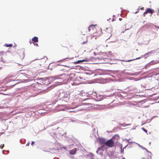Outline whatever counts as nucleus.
Segmentation results:
<instances>
[{
	"mask_svg": "<svg viewBox=\"0 0 159 159\" xmlns=\"http://www.w3.org/2000/svg\"><path fill=\"white\" fill-rule=\"evenodd\" d=\"M112 30L111 27L106 28L104 30V34L107 35L108 38H109L111 36Z\"/></svg>",
	"mask_w": 159,
	"mask_h": 159,
	"instance_id": "nucleus-1",
	"label": "nucleus"
},
{
	"mask_svg": "<svg viewBox=\"0 0 159 159\" xmlns=\"http://www.w3.org/2000/svg\"><path fill=\"white\" fill-rule=\"evenodd\" d=\"M67 110L65 105H58L55 108V110L57 111H64Z\"/></svg>",
	"mask_w": 159,
	"mask_h": 159,
	"instance_id": "nucleus-2",
	"label": "nucleus"
},
{
	"mask_svg": "<svg viewBox=\"0 0 159 159\" xmlns=\"http://www.w3.org/2000/svg\"><path fill=\"white\" fill-rule=\"evenodd\" d=\"M42 85L38 83L35 84H33L32 85V87L33 88V90L35 91H38L40 90L41 88Z\"/></svg>",
	"mask_w": 159,
	"mask_h": 159,
	"instance_id": "nucleus-3",
	"label": "nucleus"
},
{
	"mask_svg": "<svg viewBox=\"0 0 159 159\" xmlns=\"http://www.w3.org/2000/svg\"><path fill=\"white\" fill-rule=\"evenodd\" d=\"M109 147L112 148L114 146V142L112 139H111L106 141L105 144Z\"/></svg>",
	"mask_w": 159,
	"mask_h": 159,
	"instance_id": "nucleus-4",
	"label": "nucleus"
},
{
	"mask_svg": "<svg viewBox=\"0 0 159 159\" xmlns=\"http://www.w3.org/2000/svg\"><path fill=\"white\" fill-rule=\"evenodd\" d=\"M48 58L47 57H44L43 58L41 59L39 61V63L40 66H43L45 63L46 61L47 60Z\"/></svg>",
	"mask_w": 159,
	"mask_h": 159,
	"instance_id": "nucleus-5",
	"label": "nucleus"
},
{
	"mask_svg": "<svg viewBox=\"0 0 159 159\" xmlns=\"http://www.w3.org/2000/svg\"><path fill=\"white\" fill-rule=\"evenodd\" d=\"M82 103L84 105H92L93 103L92 100L89 99H87L85 100L82 101Z\"/></svg>",
	"mask_w": 159,
	"mask_h": 159,
	"instance_id": "nucleus-6",
	"label": "nucleus"
},
{
	"mask_svg": "<svg viewBox=\"0 0 159 159\" xmlns=\"http://www.w3.org/2000/svg\"><path fill=\"white\" fill-rule=\"evenodd\" d=\"M99 142L100 144H106V141L105 139L103 138H100L99 139Z\"/></svg>",
	"mask_w": 159,
	"mask_h": 159,
	"instance_id": "nucleus-7",
	"label": "nucleus"
},
{
	"mask_svg": "<svg viewBox=\"0 0 159 159\" xmlns=\"http://www.w3.org/2000/svg\"><path fill=\"white\" fill-rule=\"evenodd\" d=\"M32 41L33 42V43L35 45L38 46L37 43H35V42H38V38L36 37H34L32 39Z\"/></svg>",
	"mask_w": 159,
	"mask_h": 159,
	"instance_id": "nucleus-8",
	"label": "nucleus"
},
{
	"mask_svg": "<svg viewBox=\"0 0 159 159\" xmlns=\"http://www.w3.org/2000/svg\"><path fill=\"white\" fill-rule=\"evenodd\" d=\"M103 96L99 94H96V98H97V100L98 101H100L102 100L103 98Z\"/></svg>",
	"mask_w": 159,
	"mask_h": 159,
	"instance_id": "nucleus-9",
	"label": "nucleus"
},
{
	"mask_svg": "<svg viewBox=\"0 0 159 159\" xmlns=\"http://www.w3.org/2000/svg\"><path fill=\"white\" fill-rule=\"evenodd\" d=\"M22 71V70H20L19 72L18 73V77H19V78H21V77L22 76H25L26 74L25 73H22L21 72Z\"/></svg>",
	"mask_w": 159,
	"mask_h": 159,
	"instance_id": "nucleus-10",
	"label": "nucleus"
},
{
	"mask_svg": "<svg viewBox=\"0 0 159 159\" xmlns=\"http://www.w3.org/2000/svg\"><path fill=\"white\" fill-rule=\"evenodd\" d=\"M77 150V149L76 148H75L71 150H70L69 152L71 154L74 155L76 152Z\"/></svg>",
	"mask_w": 159,
	"mask_h": 159,
	"instance_id": "nucleus-11",
	"label": "nucleus"
},
{
	"mask_svg": "<svg viewBox=\"0 0 159 159\" xmlns=\"http://www.w3.org/2000/svg\"><path fill=\"white\" fill-rule=\"evenodd\" d=\"M5 52H0V61H3V57Z\"/></svg>",
	"mask_w": 159,
	"mask_h": 159,
	"instance_id": "nucleus-12",
	"label": "nucleus"
},
{
	"mask_svg": "<svg viewBox=\"0 0 159 159\" xmlns=\"http://www.w3.org/2000/svg\"><path fill=\"white\" fill-rule=\"evenodd\" d=\"M96 25H91L89 26V28H88V30H89V31H90L91 30H93L94 29H95V26Z\"/></svg>",
	"mask_w": 159,
	"mask_h": 159,
	"instance_id": "nucleus-13",
	"label": "nucleus"
},
{
	"mask_svg": "<svg viewBox=\"0 0 159 159\" xmlns=\"http://www.w3.org/2000/svg\"><path fill=\"white\" fill-rule=\"evenodd\" d=\"M147 13H151V14H152L153 13V10H152V9H150L149 8H148L146 10Z\"/></svg>",
	"mask_w": 159,
	"mask_h": 159,
	"instance_id": "nucleus-14",
	"label": "nucleus"
},
{
	"mask_svg": "<svg viewBox=\"0 0 159 159\" xmlns=\"http://www.w3.org/2000/svg\"><path fill=\"white\" fill-rule=\"evenodd\" d=\"M86 61L85 60H79V61H77L76 62H75V63L76 64L79 63L80 62H84V61Z\"/></svg>",
	"mask_w": 159,
	"mask_h": 159,
	"instance_id": "nucleus-15",
	"label": "nucleus"
},
{
	"mask_svg": "<svg viewBox=\"0 0 159 159\" xmlns=\"http://www.w3.org/2000/svg\"><path fill=\"white\" fill-rule=\"evenodd\" d=\"M6 47H11L13 46L12 44H7L6 43L4 45Z\"/></svg>",
	"mask_w": 159,
	"mask_h": 159,
	"instance_id": "nucleus-16",
	"label": "nucleus"
},
{
	"mask_svg": "<svg viewBox=\"0 0 159 159\" xmlns=\"http://www.w3.org/2000/svg\"><path fill=\"white\" fill-rule=\"evenodd\" d=\"M154 52H155L154 51H152L148 52L147 53H146V55L148 54H151L152 53H154Z\"/></svg>",
	"mask_w": 159,
	"mask_h": 159,
	"instance_id": "nucleus-17",
	"label": "nucleus"
},
{
	"mask_svg": "<svg viewBox=\"0 0 159 159\" xmlns=\"http://www.w3.org/2000/svg\"><path fill=\"white\" fill-rule=\"evenodd\" d=\"M88 40L87 39L85 41L81 43V44L84 45L85 44L87 43H88Z\"/></svg>",
	"mask_w": 159,
	"mask_h": 159,
	"instance_id": "nucleus-18",
	"label": "nucleus"
},
{
	"mask_svg": "<svg viewBox=\"0 0 159 159\" xmlns=\"http://www.w3.org/2000/svg\"><path fill=\"white\" fill-rule=\"evenodd\" d=\"M142 130H143L147 134V131L146 129L144 128H142Z\"/></svg>",
	"mask_w": 159,
	"mask_h": 159,
	"instance_id": "nucleus-19",
	"label": "nucleus"
},
{
	"mask_svg": "<svg viewBox=\"0 0 159 159\" xmlns=\"http://www.w3.org/2000/svg\"><path fill=\"white\" fill-rule=\"evenodd\" d=\"M115 138H117V139H118L119 138V137L118 136V135H115V136L114 137H113L112 138V139H114Z\"/></svg>",
	"mask_w": 159,
	"mask_h": 159,
	"instance_id": "nucleus-20",
	"label": "nucleus"
},
{
	"mask_svg": "<svg viewBox=\"0 0 159 159\" xmlns=\"http://www.w3.org/2000/svg\"><path fill=\"white\" fill-rule=\"evenodd\" d=\"M103 147V146H102L101 147L98 148L97 149L99 151V150H101Z\"/></svg>",
	"mask_w": 159,
	"mask_h": 159,
	"instance_id": "nucleus-21",
	"label": "nucleus"
},
{
	"mask_svg": "<svg viewBox=\"0 0 159 159\" xmlns=\"http://www.w3.org/2000/svg\"><path fill=\"white\" fill-rule=\"evenodd\" d=\"M4 145L3 144L2 145H1L0 146V148H1V149H2L3 147H4Z\"/></svg>",
	"mask_w": 159,
	"mask_h": 159,
	"instance_id": "nucleus-22",
	"label": "nucleus"
},
{
	"mask_svg": "<svg viewBox=\"0 0 159 159\" xmlns=\"http://www.w3.org/2000/svg\"><path fill=\"white\" fill-rule=\"evenodd\" d=\"M154 26L155 28L156 29H159V27L157 26L156 25H154Z\"/></svg>",
	"mask_w": 159,
	"mask_h": 159,
	"instance_id": "nucleus-23",
	"label": "nucleus"
},
{
	"mask_svg": "<svg viewBox=\"0 0 159 159\" xmlns=\"http://www.w3.org/2000/svg\"><path fill=\"white\" fill-rule=\"evenodd\" d=\"M147 12L146 11H145V12H144V13H143V15H144V16H145V14H147Z\"/></svg>",
	"mask_w": 159,
	"mask_h": 159,
	"instance_id": "nucleus-24",
	"label": "nucleus"
},
{
	"mask_svg": "<svg viewBox=\"0 0 159 159\" xmlns=\"http://www.w3.org/2000/svg\"><path fill=\"white\" fill-rule=\"evenodd\" d=\"M34 141H32L31 145H32L34 143Z\"/></svg>",
	"mask_w": 159,
	"mask_h": 159,
	"instance_id": "nucleus-25",
	"label": "nucleus"
},
{
	"mask_svg": "<svg viewBox=\"0 0 159 159\" xmlns=\"http://www.w3.org/2000/svg\"><path fill=\"white\" fill-rule=\"evenodd\" d=\"M140 58V57H138V58H136L134 59V60H137V59H139ZM133 60H134V59Z\"/></svg>",
	"mask_w": 159,
	"mask_h": 159,
	"instance_id": "nucleus-26",
	"label": "nucleus"
},
{
	"mask_svg": "<svg viewBox=\"0 0 159 159\" xmlns=\"http://www.w3.org/2000/svg\"><path fill=\"white\" fill-rule=\"evenodd\" d=\"M122 20V18H120L119 19V20H120V21H121Z\"/></svg>",
	"mask_w": 159,
	"mask_h": 159,
	"instance_id": "nucleus-27",
	"label": "nucleus"
},
{
	"mask_svg": "<svg viewBox=\"0 0 159 159\" xmlns=\"http://www.w3.org/2000/svg\"><path fill=\"white\" fill-rule=\"evenodd\" d=\"M144 26H146V27H147V26H148V25H147V24H145V25H144Z\"/></svg>",
	"mask_w": 159,
	"mask_h": 159,
	"instance_id": "nucleus-28",
	"label": "nucleus"
},
{
	"mask_svg": "<svg viewBox=\"0 0 159 159\" xmlns=\"http://www.w3.org/2000/svg\"><path fill=\"white\" fill-rule=\"evenodd\" d=\"M30 44H31V43H32L33 42H32V41H31L30 40Z\"/></svg>",
	"mask_w": 159,
	"mask_h": 159,
	"instance_id": "nucleus-29",
	"label": "nucleus"
},
{
	"mask_svg": "<svg viewBox=\"0 0 159 159\" xmlns=\"http://www.w3.org/2000/svg\"><path fill=\"white\" fill-rule=\"evenodd\" d=\"M141 9L143 10H144V7H142L141 8Z\"/></svg>",
	"mask_w": 159,
	"mask_h": 159,
	"instance_id": "nucleus-30",
	"label": "nucleus"
},
{
	"mask_svg": "<svg viewBox=\"0 0 159 159\" xmlns=\"http://www.w3.org/2000/svg\"><path fill=\"white\" fill-rule=\"evenodd\" d=\"M29 143H27V144H26V146H29Z\"/></svg>",
	"mask_w": 159,
	"mask_h": 159,
	"instance_id": "nucleus-31",
	"label": "nucleus"
},
{
	"mask_svg": "<svg viewBox=\"0 0 159 159\" xmlns=\"http://www.w3.org/2000/svg\"><path fill=\"white\" fill-rule=\"evenodd\" d=\"M98 151L99 150H98L97 149V150L96 151V152L97 153H98Z\"/></svg>",
	"mask_w": 159,
	"mask_h": 159,
	"instance_id": "nucleus-32",
	"label": "nucleus"
},
{
	"mask_svg": "<svg viewBox=\"0 0 159 159\" xmlns=\"http://www.w3.org/2000/svg\"><path fill=\"white\" fill-rule=\"evenodd\" d=\"M2 69V67H0V70Z\"/></svg>",
	"mask_w": 159,
	"mask_h": 159,
	"instance_id": "nucleus-33",
	"label": "nucleus"
},
{
	"mask_svg": "<svg viewBox=\"0 0 159 159\" xmlns=\"http://www.w3.org/2000/svg\"><path fill=\"white\" fill-rule=\"evenodd\" d=\"M132 60H130L128 61H132Z\"/></svg>",
	"mask_w": 159,
	"mask_h": 159,
	"instance_id": "nucleus-34",
	"label": "nucleus"
},
{
	"mask_svg": "<svg viewBox=\"0 0 159 159\" xmlns=\"http://www.w3.org/2000/svg\"><path fill=\"white\" fill-rule=\"evenodd\" d=\"M158 15H159V11H158Z\"/></svg>",
	"mask_w": 159,
	"mask_h": 159,
	"instance_id": "nucleus-35",
	"label": "nucleus"
},
{
	"mask_svg": "<svg viewBox=\"0 0 159 159\" xmlns=\"http://www.w3.org/2000/svg\"><path fill=\"white\" fill-rule=\"evenodd\" d=\"M78 106H76L75 107H74V108H76V107H78Z\"/></svg>",
	"mask_w": 159,
	"mask_h": 159,
	"instance_id": "nucleus-36",
	"label": "nucleus"
},
{
	"mask_svg": "<svg viewBox=\"0 0 159 159\" xmlns=\"http://www.w3.org/2000/svg\"><path fill=\"white\" fill-rule=\"evenodd\" d=\"M20 80H20H18H18Z\"/></svg>",
	"mask_w": 159,
	"mask_h": 159,
	"instance_id": "nucleus-37",
	"label": "nucleus"
},
{
	"mask_svg": "<svg viewBox=\"0 0 159 159\" xmlns=\"http://www.w3.org/2000/svg\"><path fill=\"white\" fill-rule=\"evenodd\" d=\"M70 112H74V111H70Z\"/></svg>",
	"mask_w": 159,
	"mask_h": 159,
	"instance_id": "nucleus-38",
	"label": "nucleus"
},
{
	"mask_svg": "<svg viewBox=\"0 0 159 159\" xmlns=\"http://www.w3.org/2000/svg\"><path fill=\"white\" fill-rule=\"evenodd\" d=\"M22 53L23 54H24L23 52H22Z\"/></svg>",
	"mask_w": 159,
	"mask_h": 159,
	"instance_id": "nucleus-39",
	"label": "nucleus"
},
{
	"mask_svg": "<svg viewBox=\"0 0 159 159\" xmlns=\"http://www.w3.org/2000/svg\"><path fill=\"white\" fill-rule=\"evenodd\" d=\"M114 20H112V21H113Z\"/></svg>",
	"mask_w": 159,
	"mask_h": 159,
	"instance_id": "nucleus-40",
	"label": "nucleus"
}]
</instances>
